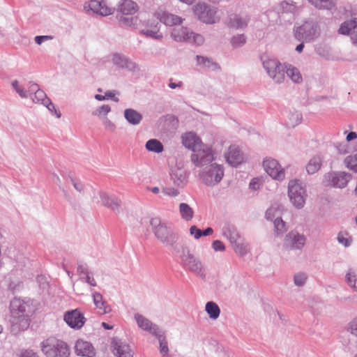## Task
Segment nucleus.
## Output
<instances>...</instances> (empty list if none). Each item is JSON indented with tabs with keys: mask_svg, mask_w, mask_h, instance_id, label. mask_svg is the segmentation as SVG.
<instances>
[{
	"mask_svg": "<svg viewBox=\"0 0 357 357\" xmlns=\"http://www.w3.org/2000/svg\"><path fill=\"white\" fill-rule=\"evenodd\" d=\"M121 22L123 24L126 26H133L135 27H137L139 22H141V20L139 19L138 17H123L121 20Z\"/></svg>",
	"mask_w": 357,
	"mask_h": 357,
	"instance_id": "nucleus-47",
	"label": "nucleus"
},
{
	"mask_svg": "<svg viewBox=\"0 0 357 357\" xmlns=\"http://www.w3.org/2000/svg\"><path fill=\"white\" fill-rule=\"evenodd\" d=\"M245 43V37L243 35L234 36L231 40L232 45L234 47L242 46Z\"/></svg>",
	"mask_w": 357,
	"mask_h": 357,
	"instance_id": "nucleus-51",
	"label": "nucleus"
},
{
	"mask_svg": "<svg viewBox=\"0 0 357 357\" xmlns=\"http://www.w3.org/2000/svg\"><path fill=\"white\" fill-rule=\"evenodd\" d=\"M307 275L304 273H298L294 275V282L297 287L303 286L307 280Z\"/></svg>",
	"mask_w": 357,
	"mask_h": 357,
	"instance_id": "nucleus-46",
	"label": "nucleus"
},
{
	"mask_svg": "<svg viewBox=\"0 0 357 357\" xmlns=\"http://www.w3.org/2000/svg\"><path fill=\"white\" fill-rule=\"evenodd\" d=\"M123 116L127 122L132 126L139 125L142 120V115L134 109L124 110Z\"/></svg>",
	"mask_w": 357,
	"mask_h": 357,
	"instance_id": "nucleus-27",
	"label": "nucleus"
},
{
	"mask_svg": "<svg viewBox=\"0 0 357 357\" xmlns=\"http://www.w3.org/2000/svg\"><path fill=\"white\" fill-rule=\"evenodd\" d=\"M261 183L260 179L259 178H253L249 184V188L251 190H257L260 188Z\"/></svg>",
	"mask_w": 357,
	"mask_h": 357,
	"instance_id": "nucleus-56",
	"label": "nucleus"
},
{
	"mask_svg": "<svg viewBox=\"0 0 357 357\" xmlns=\"http://www.w3.org/2000/svg\"><path fill=\"white\" fill-rule=\"evenodd\" d=\"M303 116L301 113L296 111L290 112L287 116V119L285 122L287 126L289 128H294L297 125L301 123Z\"/></svg>",
	"mask_w": 357,
	"mask_h": 357,
	"instance_id": "nucleus-37",
	"label": "nucleus"
},
{
	"mask_svg": "<svg viewBox=\"0 0 357 357\" xmlns=\"http://www.w3.org/2000/svg\"><path fill=\"white\" fill-rule=\"evenodd\" d=\"M81 279L84 280V278H81ZM84 282L92 287H96L97 285L96 282L91 273L84 276Z\"/></svg>",
	"mask_w": 357,
	"mask_h": 357,
	"instance_id": "nucleus-61",
	"label": "nucleus"
},
{
	"mask_svg": "<svg viewBox=\"0 0 357 357\" xmlns=\"http://www.w3.org/2000/svg\"><path fill=\"white\" fill-rule=\"evenodd\" d=\"M145 147L148 151L156 153H160L164 150L162 144L156 139H151L148 140L145 144Z\"/></svg>",
	"mask_w": 357,
	"mask_h": 357,
	"instance_id": "nucleus-36",
	"label": "nucleus"
},
{
	"mask_svg": "<svg viewBox=\"0 0 357 357\" xmlns=\"http://www.w3.org/2000/svg\"><path fill=\"white\" fill-rule=\"evenodd\" d=\"M103 125L106 130H109L111 132L114 131L116 129L115 124L107 118H105V120L103 121Z\"/></svg>",
	"mask_w": 357,
	"mask_h": 357,
	"instance_id": "nucleus-57",
	"label": "nucleus"
},
{
	"mask_svg": "<svg viewBox=\"0 0 357 357\" xmlns=\"http://www.w3.org/2000/svg\"><path fill=\"white\" fill-rule=\"evenodd\" d=\"M152 230L155 237L167 245H173L176 242V236L165 222L159 218H152L150 220Z\"/></svg>",
	"mask_w": 357,
	"mask_h": 357,
	"instance_id": "nucleus-5",
	"label": "nucleus"
},
{
	"mask_svg": "<svg viewBox=\"0 0 357 357\" xmlns=\"http://www.w3.org/2000/svg\"><path fill=\"white\" fill-rule=\"evenodd\" d=\"M118 10L122 14L129 15L135 13L138 10V6L132 0H122L119 5Z\"/></svg>",
	"mask_w": 357,
	"mask_h": 357,
	"instance_id": "nucleus-26",
	"label": "nucleus"
},
{
	"mask_svg": "<svg viewBox=\"0 0 357 357\" xmlns=\"http://www.w3.org/2000/svg\"><path fill=\"white\" fill-rule=\"evenodd\" d=\"M346 281L349 287L357 291V275L352 270H349L345 276Z\"/></svg>",
	"mask_w": 357,
	"mask_h": 357,
	"instance_id": "nucleus-41",
	"label": "nucleus"
},
{
	"mask_svg": "<svg viewBox=\"0 0 357 357\" xmlns=\"http://www.w3.org/2000/svg\"><path fill=\"white\" fill-rule=\"evenodd\" d=\"M154 16L167 26H174L182 22L181 17L170 13H167L162 10L155 12Z\"/></svg>",
	"mask_w": 357,
	"mask_h": 357,
	"instance_id": "nucleus-24",
	"label": "nucleus"
},
{
	"mask_svg": "<svg viewBox=\"0 0 357 357\" xmlns=\"http://www.w3.org/2000/svg\"><path fill=\"white\" fill-rule=\"evenodd\" d=\"M63 319L66 323L74 329H80L86 322V318L83 313L78 309L66 312Z\"/></svg>",
	"mask_w": 357,
	"mask_h": 357,
	"instance_id": "nucleus-13",
	"label": "nucleus"
},
{
	"mask_svg": "<svg viewBox=\"0 0 357 357\" xmlns=\"http://www.w3.org/2000/svg\"><path fill=\"white\" fill-rule=\"evenodd\" d=\"M319 8L331 9L333 6V0H309Z\"/></svg>",
	"mask_w": 357,
	"mask_h": 357,
	"instance_id": "nucleus-43",
	"label": "nucleus"
},
{
	"mask_svg": "<svg viewBox=\"0 0 357 357\" xmlns=\"http://www.w3.org/2000/svg\"><path fill=\"white\" fill-rule=\"evenodd\" d=\"M288 195L291 204L297 208H302L305 203L307 193L305 188L299 181H290L288 185Z\"/></svg>",
	"mask_w": 357,
	"mask_h": 357,
	"instance_id": "nucleus-6",
	"label": "nucleus"
},
{
	"mask_svg": "<svg viewBox=\"0 0 357 357\" xmlns=\"http://www.w3.org/2000/svg\"><path fill=\"white\" fill-rule=\"evenodd\" d=\"M305 243L306 237L304 234L292 230L285 235L282 248L285 250H301L305 246Z\"/></svg>",
	"mask_w": 357,
	"mask_h": 357,
	"instance_id": "nucleus-9",
	"label": "nucleus"
},
{
	"mask_svg": "<svg viewBox=\"0 0 357 357\" xmlns=\"http://www.w3.org/2000/svg\"><path fill=\"white\" fill-rule=\"evenodd\" d=\"M111 111V107L108 105H103L92 112L94 116H106Z\"/></svg>",
	"mask_w": 357,
	"mask_h": 357,
	"instance_id": "nucleus-49",
	"label": "nucleus"
},
{
	"mask_svg": "<svg viewBox=\"0 0 357 357\" xmlns=\"http://www.w3.org/2000/svg\"><path fill=\"white\" fill-rule=\"evenodd\" d=\"M307 29V25H304L301 27H298L295 32V37L298 40H301L303 39L306 41L312 40L317 34L316 29H312V30L313 31V36H310V35H305V36L303 35V32H305Z\"/></svg>",
	"mask_w": 357,
	"mask_h": 357,
	"instance_id": "nucleus-39",
	"label": "nucleus"
},
{
	"mask_svg": "<svg viewBox=\"0 0 357 357\" xmlns=\"http://www.w3.org/2000/svg\"><path fill=\"white\" fill-rule=\"evenodd\" d=\"M212 248L215 252H223L226 249L224 243L220 240L214 241L212 243Z\"/></svg>",
	"mask_w": 357,
	"mask_h": 357,
	"instance_id": "nucleus-54",
	"label": "nucleus"
},
{
	"mask_svg": "<svg viewBox=\"0 0 357 357\" xmlns=\"http://www.w3.org/2000/svg\"><path fill=\"white\" fill-rule=\"evenodd\" d=\"M275 236L280 237L287 231L286 224L281 218H276L273 220Z\"/></svg>",
	"mask_w": 357,
	"mask_h": 357,
	"instance_id": "nucleus-38",
	"label": "nucleus"
},
{
	"mask_svg": "<svg viewBox=\"0 0 357 357\" xmlns=\"http://www.w3.org/2000/svg\"><path fill=\"white\" fill-rule=\"evenodd\" d=\"M214 153L212 148L204 144L191 155V161L197 167L202 168L212 164L214 160Z\"/></svg>",
	"mask_w": 357,
	"mask_h": 357,
	"instance_id": "nucleus-8",
	"label": "nucleus"
},
{
	"mask_svg": "<svg viewBox=\"0 0 357 357\" xmlns=\"http://www.w3.org/2000/svg\"><path fill=\"white\" fill-rule=\"evenodd\" d=\"M70 179L72 185L77 191H78L80 193L84 192V185L79 180L72 177H70Z\"/></svg>",
	"mask_w": 357,
	"mask_h": 357,
	"instance_id": "nucleus-53",
	"label": "nucleus"
},
{
	"mask_svg": "<svg viewBox=\"0 0 357 357\" xmlns=\"http://www.w3.org/2000/svg\"><path fill=\"white\" fill-rule=\"evenodd\" d=\"M52 37L50 36H38L35 37V42L38 45H40L43 41L51 40Z\"/></svg>",
	"mask_w": 357,
	"mask_h": 357,
	"instance_id": "nucleus-63",
	"label": "nucleus"
},
{
	"mask_svg": "<svg viewBox=\"0 0 357 357\" xmlns=\"http://www.w3.org/2000/svg\"><path fill=\"white\" fill-rule=\"evenodd\" d=\"M225 174L222 165L212 163L203 167L199 174L202 182L208 186H214L222 181Z\"/></svg>",
	"mask_w": 357,
	"mask_h": 357,
	"instance_id": "nucleus-4",
	"label": "nucleus"
},
{
	"mask_svg": "<svg viewBox=\"0 0 357 357\" xmlns=\"http://www.w3.org/2000/svg\"><path fill=\"white\" fill-rule=\"evenodd\" d=\"M274 211H275V208H273L272 207L267 209V211H266V218L267 220H273V218L275 216Z\"/></svg>",
	"mask_w": 357,
	"mask_h": 357,
	"instance_id": "nucleus-64",
	"label": "nucleus"
},
{
	"mask_svg": "<svg viewBox=\"0 0 357 357\" xmlns=\"http://www.w3.org/2000/svg\"><path fill=\"white\" fill-rule=\"evenodd\" d=\"M179 213L185 221H190L194 216V210L186 203H181L179 204Z\"/></svg>",
	"mask_w": 357,
	"mask_h": 357,
	"instance_id": "nucleus-35",
	"label": "nucleus"
},
{
	"mask_svg": "<svg viewBox=\"0 0 357 357\" xmlns=\"http://www.w3.org/2000/svg\"><path fill=\"white\" fill-rule=\"evenodd\" d=\"M20 357H38V354L32 349L22 350L20 355Z\"/></svg>",
	"mask_w": 357,
	"mask_h": 357,
	"instance_id": "nucleus-59",
	"label": "nucleus"
},
{
	"mask_svg": "<svg viewBox=\"0 0 357 357\" xmlns=\"http://www.w3.org/2000/svg\"><path fill=\"white\" fill-rule=\"evenodd\" d=\"M222 235L226 238L230 243H236L241 239V235L236 227L229 223H226L222 228Z\"/></svg>",
	"mask_w": 357,
	"mask_h": 357,
	"instance_id": "nucleus-23",
	"label": "nucleus"
},
{
	"mask_svg": "<svg viewBox=\"0 0 357 357\" xmlns=\"http://www.w3.org/2000/svg\"><path fill=\"white\" fill-rule=\"evenodd\" d=\"M93 300L97 308L102 311V313L106 314L111 311L109 305L103 300L102 296L99 292L93 293Z\"/></svg>",
	"mask_w": 357,
	"mask_h": 357,
	"instance_id": "nucleus-30",
	"label": "nucleus"
},
{
	"mask_svg": "<svg viewBox=\"0 0 357 357\" xmlns=\"http://www.w3.org/2000/svg\"><path fill=\"white\" fill-rule=\"evenodd\" d=\"M100 198L104 206L112 211L118 210L121 201L115 195H109L105 192L101 191L99 193Z\"/></svg>",
	"mask_w": 357,
	"mask_h": 357,
	"instance_id": "nucleus-22",
	"label": "nucleus"
},
{
	"mask_svg": "<svg viewBox=\"0 0 357 357\" xmlns=\"http://www.w3.org/2000/svg\"><path fill=\"white\" fill-rule=\"evenodd\" d=\"M112 61L117 66L126 68L129 70H134L137 68L136 64L134 62L119 54H114L113 55Z\"/></svg>",
	"mask_w": 357,
	"mask_h": 357,
	"instance_id": "nucleus-28",
	"label": "nucleus"
},
{
	"mask_svg": "<svg viewBox=\"0 0 357 357\" xmlns=\"http://www.w3.org/2000/svg\"><path fill=\"white\" fill-rule=\"evenodd\" d=\"M10 311L13 318V326H17L19 331H25L30 324L32 306L29 300L15 298L10 302Z\"/></svg>",
	"mask_w": 357,
	"mask_h": 357,
	"instance_id": "nucleus-1",
	"label": "nucleus"
},
{
	"mask_svg": "<svg viewBox=\"0 0 357 357\" xmlns=\"http://www.w3.org/2000/svg\"><path fill=\"white\" fill-rule=\"evenodd\" d=\"M84 8L103 16L112 14V10L104 1L98 0H90L85 3Z\"/></svg>",
	"mask_w": 357,
	"mask_h": 357,
	"instance_id": "nucleus-18",
	"label": "nucleus"
},
{
	"mask_svg": "<svg viewBox=\"0 0 357 357\" xmlns=\"http://www.w3.org/2000/svg\"><path fill=\"white\" fill-rule=\"evenodd\" d=\"M77 271L79 275L84 276L90 273L87 264L82 262H78Z\"/></svg>",
	"mask_w": 357,
	"mask_h": 357,
	"instance_id": "nucleus-52",
	"label": "nucleus"
},
{
	"mask_svg": "<svg viewBox=\"0 0 357 357\" xmlns=\"http://www.w3.org/2000/svg\"><path fill=\"white\" fill-rule=\"evenodd\" d=\"M349 328L351 334L357 337V319H354L349 324Z\"/></svg>",
	"mask_w": 357,
	"mask_h": 357,
	"instance_id": "nucleus-62",
	"label": "nucleus"
},
{
	"mask_svg": "<svg viewBox=\"0 0 357 357\" xmlns=\"http://www.w3.org/2000/svg\"><path fill=\"white\" fill-rule=\"evenodd\" d=\"M323 159L319 155L313 156L306 165V171L309 174H314L317 172L321 165Z\"/></svg>",
	"mask_w": 357,
	"mask_h": 357,
	"instance_id": "nucleus-29",
	"label": "nucleus"
},
{
	"mask_svg": "<svg viewBox=\"0 0 357 357\" xmlns=\"http://www.w3.org/2000/svg\"><path fill=\"white\" fill-rule=\"evenodd\" d=\"M347 168L357 173V153L347 156L344 160Z\"/></svg>",
	"mask_w": 357,
	"mask_h": 357,
	"instance_id": "nucleus-42",
	"label": "nucleus"
},
{
	"mask_svg": "<svg viewBox=\"0 0 357 357\" xmlns=\"http://www.w3.org/2000/svg\"><path fill=\"white\" fill-rule=\"evenodd\" d=\"M134 318L139 328L149 332L153 335L160 330L158 325L153 324L149 319L140 314L136 313Z\"/></svg>",
	"mask_w": 357,
	"mask_h": 357,
	"instance_id": "nucleus-20",
	"label": "nucleus"
},
{
	"mask_svg": "<svg viewBox=\"0 0 357 357\" xmlns=\"http://www.w3.org/2000/svg\"><path fill=\"white\" fill-rule=\"evenodd\" d=\"M268 75L277 82H281L284 79L285 64H282L275 59H268L263 63Z\"/></svg>",
	"mask_w": 357,
	"mask_h": 357,
	"instance_id": "nucleus-10",
	"label": "nucleus"
},
{
	"mask_svg": "<svg viewBox=\"0 0 357 357\" xmlns=\"http://www.w3.org/2000/svg\"><path fill=\"white\" fill-rule=\"evenodd\" d=\"M182 143L185 147L195 152L199 148H202L204 144L200 138L194 132H190L182 136Z\"/></svg>",
	"mask_w": 357,
	"mask_h": 357,
	"instance_id": "nucleus-19",
	"label": "nucleus"
},
{
	"mask_svg": "<svg viewBox=\"0 0 357 357\" xmlns=\"http://www.w3.org/2000/svg\"><path fill=\"white\" fill-rule=\"evenodd\" d=\"M234 250L241 256H244L248 253V248L245 243H240L239 241H236V243H233Z\"/></svg>",
	"mask_w": 357,
	"mask_h": 357,
	"instance_id": "nucleus-48",
	"label": "nucleus"
},
{
	"mask_svg": "<svg viewBox=\"0 0 357 357\" xmlns=\"http://www.w3.org/2000/svg\"><path fill=\"white\" fill-rule=\"evenodd\" d=\"M31 102L37 104H42L45 106L52 115L60 118L61 114L57 111L51 100L47 96L45 91H35L34 97L31 95Z\"/></svg>",
	"mask_w": 357,
	"mask_h": 357,
	"instance_id": "nucleus-16",
	"label": "nucleus"
},
{
	"mask_svg": "<svg viewBox=\"0 0 357 357\" xmlns=\"http://www.w3.org/2000/svg\"><path fill=\"white\" fill-rule=\"evenodd\" d=\"M195 14L204 23L213 24L216 22L217 16L215 10H211L205 3H198L194 8Z\"/></svg>",
	"mask_w": 357,
	"mask_h": 357,
	"instance_id": "nucleus-14",
	"label": "nucleus"
},
{
	"mask_svg": "<svg viewBox=\"0 0 357 357\" xmlns=\"http://www.w3.org/2000/svg\"><path fill=\"white\" fill-rule=\"evenodd\" d=\"M351 179V175L344 172H331L324 176L323 183L326 186L344 188Z\"/></svg>",
	"mask_w": 357,
	"mask_h": 357,
	"instance_id": "nucleus-7",
	"label": "nucleus"
},
{
	"mask_svg": "<svg viewBox=\"0 0 357 357\" xmlns=\"http://www.w3.org/2000/svg\"><path fill=\"white\" fill-rule=\"evenodd\" d=\"M19 96L22 98L28 99L29 98L31 101V95L34 97V93L31 92V91H16Z\"/></svg>",
	"mask_w": 357,
	"mask_h": 357,
	"instance_id": "nucleus-60",
	"label": "nucleus"
},
{
	"mask_svg": "<svg viewBox=\"0 0 357 357\" xmlns=\"http://www.w3.org/2000/svg\"><path fill=\"white\" fill-rule=\"evenodd\" d=\"M111 347L113 354L117 357H133L130 345L121 339L113 337Z\"/></svg>",
	"mask_w": 357,
	"mask_h": 357,
	"instance_id": "nucleus-15",
	"label": "nucleus"
},
{
	"mask_svg": "<svg viewBox=\"0 0 357 357\" xmlns=\"http://www.w3.org/2000/svg\"><path fill=\"white\" fill-rule=\"evenodd\" d=\"M172 36L174 40L178 42L188 41L198 45L204 43V38L201 35L190 33L187 28L183 26L174 28Z\"/></svg>",
	"mask_w": 357,
	"mask_h": 357,
	"instance_id": "nucleus-11",
	"label": "nucleus"
},
{
	"mask_svg": "<svg viewBox=\"0 0 357 357\" xmlns=\"http://www.w3.org/2000/svg\"><path fill=\"white\" fill-rule=\"evenodd\" d=\"M205 310L212 319H217L220 314V309L217 303L213 301H208L205 306Z\"/></svg>",
	"mask_w": 357,
	"mask_h": 357,
	"instance_id": "nucleus-34",
	"label": "nucleus"
},
{
	"mask_svg": "<svg viewBox=\"0 0 357 357\" xmlns=\"http://www.w3.org/2000/svg\"><path fill=\"white\" fill-rule=\"evenodd\" d=\"M43 353L46 357H68L70 349L63 340L50 337L40 343Z\"/></svg>",
	"mask_w": 357,
	"mask_h": 357,
	"instance_id": "nucleus-3",
	"label": "nucleus"
},
{
	"mask_svg": "<svg viewBox=\"0 0 357 357\" xmlns=\"http://www.w3.org/2000/svg\"><path fill=\"white\" fill-rule=\"evenodd\" d=\"M180 259L181 264L185 271L195 274L202 280H206V267L200 259L195 256L188 248H183Z\"/></svg>",
	"mask_w": 357,
	"mask_h": 357,
	"instance_id": "nucleus-2",
	"label": "nucleus"
},
{
	"mask_svg": "<svg viewBox=\"0 0 357 357\" xmlns=\"http://www.w3.org/2000/svg\"><path fill=\"white\" fill-rule=\"evenodd\" d=\"M75 352L78 356L86 357H93L96 355V351L91 343L78 340L75 343Z\"/></svg>",
	"mask_w": 357,
	"mask_h": 357,
	"instance_id": "nucleus-21",
	"label": "nucleus"
},
{
	"mask_svg": "<svg viewBox=\"0 0 357 357\" xmlns=\"http://www.w3.org/2000/svg\"><path fill=\"white\" fill-rule=\"evenodd\" d=\"M162 192L165 195H169V196H172V197H176L179 194L178 190L177 189L174 188H163Z\"/></svg>",
	"mask_w": 357,
	"mask_h": 357,
	"instance_id": "nucleus-58",
	"label": "nucleus"
},
{
	"mask_svg": "<svg viewBox=\"0 0 357 357\" xmlns=\"http://www.w3.org/2000/svg\"><path fill=\"white\" fill-rule=\"evenodd\" d=\"M339 243L343 245L344 247H349L351 244L352 238L351 237L346 238L343 233L340 232L337 237Z\"/></svg>",
	"mask_w": 357,
	"mask_h": 357,
	"instance_id": "nucleus-50",
	"label": "nucleus"
},
{
	"mask_svg": "<svg viewBox=\"0 0 357 357\" xmlns=\"http://www.w3.org/2000/svg\"><path fill=\"white\" fill-rule=\"evenodd\" d=\"M247 25V21L245 20H242L236 15H234L232 18H231L229 22V26L234 28H243Z\"/></svg>",
	"mask_w": 357,
	"mask_h": 357,
	"instance_id": "nucleus-44",
	"label": "nucleus"
},
{
	"mask_svg": "<svg viewBox=\"0 0 357 357\" xmlns=\"http://www.w3.org/2000/svg\"><path fill=\"white\" fill-rule=\"evenodd\" d=\"M357 27V18H355L349 22H345L341 24L339 29V33L341 34H349V31Z\"/></svg>",
	"mask_w": 357,
	"mask_h": 357,
	"instance_id": "nucleus-40",
	"label": "nucleus"
},
{
	"mask_svg": "<svg viewBox=\"0 0 357 357\" xmlns=\"http://www.w3.org/2000/svg\"><path fill=\"white\" fill-rule=\"evenodd\" d=\"M287 75L295 83H301L303 77L300 70L291 64H285V70Z\"/></svg>",
	"mask_w": 357,
	"mask_h": 357,
	"instance_id": "nucleus-31",
	"label": "nucleus"
},
{
	"mask_svg": "<svg viewBox=\"0 0 357 357\" xmlns=\"http://www.w3.org/2000/svg\"><path fill=\"white\" fill-rule=\"evenodd\" d=\"M147 26H149V23L147 24ZM150 26L151 27H153L152 29H147V30H141V33L142 34H144V35H146L148 36H151L152 38H159L161 37L160 35L158 34V29L157 27V25H154L153 26V24L151 23L150 24Z\"/></svg>",
	"mask_w": 357,
	"mask_h": 357,
	"instance_id": "nucleus-45",
	"label": "nucleus"
},
{
	"mask_svg": "<svg viewBox=\"0 0 357 357\" xmlns=\"http://www.w3.org/2000/svg\"><path fill=\"white\" fill-rule=\"evenodd\" d=\"M197 61L199 65L203 66L210 70L216 71L220 70V66L217 63L207 57L197 56Z\"/></svg>",
	"mask_w": 357,
	"mask_h": 357,
	"instance_id": "nucleus-33",
	"label": "nucleus"
},
{
	"mask_svg": "<svg viewBox=\"0 0 357 357\" xmlns=\"http://www.w3.org/2000/svg\"><path fill=\"white\" fill-rule=\"evenodd\" d=\"M263 166L266 172L272 178L278 181H282L284 178V170L278 160L271 158H266L263 161Z\"/></svg>",
	"mask_w": 357,
	"mask_h": 357,
	"instance_id": "nucleus-12",
	"label": "nucleus"
},
{
	"mask_svg": "<svg viewBox=\"0 0 357 357\" xmlns=\"http://www.w3.org/2000/svg\"><path fill=\"white\" fill-rule=\"evenodd\" d=\"M228 164L232 167H237L243 162V153L236 145H231L225 154Z\"/></svg>",
	"mask_w": 357,
	"mask_h": 357,
	"instance_id": "nucleus-17",
	"label": "nucleus"
},
{
	"mask_svg": "<svg viewBox=\"0 0 357 357\" xmlns=\"http://www.w3.org/2000/svg\"><path fill=\"white\" fill-rule=\"evenodd\" d=\"M153 335L158 340L161 354L163 356H167L169 353V348L165 332L160 329Z\"/></svg>",
	"mask_w": 357,
	"mask_h": 357,
	"instance_id": "nucleus-32",
	"label": "nucleus"
},
{
	"mask_svg": "<svg viewBox=\"0 0 357 357\" xmlns=\"http://www.w3.org/2000/svg\"><path fill=\"white\" fill-rule=\"evenodd\" d=\"M202 230L197 228V226L192 225L190 227V234L195 237V239H199L202 236Z\"/></svg>",
	"mask_w": 357,
	"mask_h": 357,
	"instance_id": "nucleus-55",
	"label": "nucleus"
},
{
	"mask_svg": "<svg viewBox=\"0 0 357 357\" xmlns=\"http://www.w3.org/2000/svg\"><path fill=\"white\" fill-rule=\"evenodd\" d=\"M171 179L178 187L183 186L186 183L187 176L185 170L181 168L172 169L170 173Z\"/></svg>",
	"mask_w": 357,
	"mask_h": 357,
	"instance_id": "nucleus-25",
	"label": "nucleus"
}]
</instances>
